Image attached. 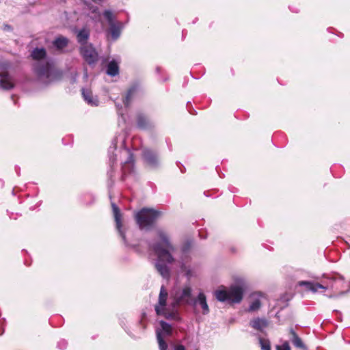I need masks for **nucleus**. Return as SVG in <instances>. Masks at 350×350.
Here are the masks:
<instances>
[{
  "label": "nucleus",
  "instance_id": "1",
  "mask_svg": "<svg viewBox=\"0 0 350 350\" xmlns=\"http://www.w3.org/2000/svg\"><path fill=\"white\" fill-rule=\"evenodd\" d=\"M157 235V240L150 242L148 245L157 256L154 267L162 278L167 280L170 278V265L174 264L176 261L188 280L193 277V269L189 263L190 260H185L184 258L182 260H176L174 256L176 247L173 244L169 234L162 229H158Z\"/></svg>",
  "mask_w": 350,
  "mask_h": 350
},
{
  "label": "nucleus",
  "instance_id": "2",
  "mask_svg": "<svg viewBox=\"0 0 350 350\" xmlns=\"http://www.w3.org/2000/svg\"><path fill=\"white\" fill-rule=\"evenodd\" d=\"M46 51L44 48L36 47L31 53V57L36 62L33 65V70L37 80L44 85H48L58 77V73L53 66V64L46 59Z\"/></svg>",
  "mask_w": 350,
  "mask_h": 350
},
{
  "label": "nucleus",
  "instance_id": "3",
  "mask_svg": "<svg viewBox=\"0 0 350 350\" xmlns=\"http://www.w3.org/2000/svg\"><path fill=\"white\" fill-rule=\"evenodd\" d=\"M168 293L164 286H161L158 298V302L154 306V310L158 316L164 317L168 320L180 321L181 318L176 310L170 311L167 307Z\"/></svg>",
  "mask_w": 350,
  "mask_h": 350
},
{
  "label": "nucleus",
  "instance_id": "4",
  "mask_svg": "<svg viewBox=\"0 0 350 350\" xmlns=\"http://www.w3.org/2000/svg\"><path fill=\"white\" fill-rule=\"evenodd\" d=\"M161 215L162 213L159 211L143 208L136 213L135 220L140 229L148 230Z\"/></svg>",
  "mask_w": 350,
  "mask_h": 350
},
{
  "label": "nucleus",
  "instance_id": "5",
  "mask_svg": "<svg viewBox=\"0 0 350 350\" xmlns=\"http://www.w3.org/2000/svg\"><path fill=\"white\" fill-rule=\"evenodd\" d=\"M103 16L108 23L109 28L106 31L107 39L109 41H116L121 36L124 25V23L118 21L113 12L111 10H105Z\"/></svg>",
  "mask_w": 350,
  "mask_h": 350
},
{
  "label": "nucleus",
  "instance_id": "6",
  "mask_svg": "<svg viewBox=\"0 0 350 350\" xmlns=\"http://www.w3.org/2000/svg\"><path fill=\"white\" fill-rule=\"evenodd\" d=\"M216 299L221 302L228 301L238 304L241 301L243 296V288L237 285L230 286L228 291L217 290L215 292Z\"/></svg>",
  "mask_w": 350,
  "mask_h": 350
},
{
  "label": "nucleus",
  "instance_id": "7",
  "mask_svg": "<svg viewBox=\"0 0 350 350\" xmlns=\"http://www.w3.org/2000/svg\"><path fill=\"white\" fill-rule=\"evenodd\" d=\"M342 282V280L340 278H333L329 279V282L326 284H321L319 283L310 282V281H300L299 282V286H304L307 291L312 293H316L319 289L327 290V289H338L340 284Z\"/></svg>",
  "mask_w": 350,
  "mask_h": 350
},
{
  "label": "nucleus",
  "instance_id": "8",
  "mask_svg": "<svg viewBox=\"0 0 350 350\" xmlns=\"http://www.w3.org/2000/svg\"><path fill=\"white\" fill-rule=\"evenodd\" d=\"M159 325L161 327L156 330L159 349V350H167L168 345L165 340V338L172 335V327L170 323L163 320L159 321Z\"/></svg>",
  "mask_w": 350,
  "mask_h": 350
},
{
  "label": "nucleus",
  "instance_id": "9",
  "mask_svg": "<svg viewBox=\"0 0 350 350\" xmlns=\"http://www.w3.org/2000/svg\"><path fill=\"white\" fill-rule=\"evenodd\" d=\"M193 300L191 299V288L189 286H185L181 291L177 292L172 303L174 308L180 305H192Z\"/></svg>",
  "mask_w": 350,
  "mask_h": 350
},
{
  "label": "nucleus",
  "instance_id": "10",
  "mask_svg": "<svg viewBox=\"0 0 350 350\" xmlns=\"http://www.w3.org/2000/svg\"><path fill=\"white\" fill-rule=\"evenodd\" d=\"M80 54L89 65L94 64L98 60V53L92 44L80 46Z\"/></svg>",
  "mask_w": 350,
  "mask_h": 350
},
{
  "label": "nucleus",
  "instance_id": "11",
  "mask_svg": "<svg viewBox=\"0 0 350 350\" xmlns=\"http://www.w3.org/2000/svg\"><path fill=\"white\" fill-rule=\"evenodd\" d=\"M120 157H126V159L122 165V176H126L131 174L134 170V157L133 154L129 148H123L120 150Z\"/></svg>",
  "mask_w": 350,
  "mask_h": 350
},
{
  "label": "nucleus",
  "instance_id": "12",
  "mask_svg": "<svg viewBox=\"0 0 350 350\" xmlns=\"http://www.w3.org/2000/svg\"><path fill=\"white\" fill-rule=\"evenodd\" d=\"M142 157L146 164L151 169H157L160 166V161L155 152L145 149L143 150Z\"/></svg>",
  "mask_w": 350,
  "mask_h": 350
},
{
  "label": "nucleus",
  "instance_id": "13",
  "mask_svg": "<svg viewBox=\"0 0 350 350\" xmlns=\"http://www.w3.org/2000/svg\"><path fill=\"white\" fill-rule=\"evenodd\" d=\"M118 139V136H116L112 139L111 144L110 147L109 148V150H108L110 170L108 171L107 174H108V176L109 177V178H111L113 176V165L118 160V159H117L118 155L116 154H114V151L117 148Z\"/></svg>",
  "mask_w": 350,
  "mask_h": 350
},
{
  "label": "nucleus",
  "instance_id": "14",
  "mask_svg": "<svg viewBox=\"0 0 350 350\" xmlns=\"http://www.w3.org/2000/svg\"><path fill=\"white\" fill-rule=\"evenodd\" d=\"M112 210L113 213V216L116 221V228L120 234V236L122 237V241L126 244V239L125 236V232L122 228V221H121V213L119 208L115 203H111Z\"/></svg>",
  "mask_w": 350,
  "mask_h": 350
},
{
  "label": "nucleus",
  "instance_id": "15",
  "mask_svg": "<svg viewBox=\"0 0 350 350\" xmlns=\"http://www.w3.org/2000/svg\"><path fill=\"white\" fill-rule=\"evenodd\" d=\"M75 33L77 36V40L80 46H84L85 44H88V40L90 36V31L86 27H83L81 29H76Z\"/></svg>",
  "mask_w": 350,
  "mask_h": 350
},
{
  "label": "nucleus",
  "instance_id": "16",
  "mask_svg": "<svg viewBox=\"0 0 350 350\" xmlns=\"http://www.w3.org/2000/svg\"><path fill=\"white\" fill-rule=\"evenodd\" d=\"M137 126L140 129H149L154 127V123L146 116L139 113L137 116Z\"/></svg>",
  "mask_w": 350,
  "mask_h": 350
},
{
  "label": "nucleus",
  "instance_id": "17",
  "mask_svg": "<svg viewBox=\"0 0 350 350\" xmlns=\"http://www.w3.org/2000/svg\"><path fill=\"white\" fill-rule=\"evenodd\" d=\"M289 333L291 334L290 340L296 348L301 350H308L306 345L293 328L289 329Z\"/></svg>",
  "mask_w": 350,
  "mask_h": 350
},
{
  "label": "nucleus",
  "instance_id": "18",
  "mask_svg": "<svg viewBox=\"0 0 350 350\" xmlns=\"http://www.w3.org/2000/svg\"><path fill=\"white\" fill-rule=\"evenodd\" d=\"M269 322L265 318H255L250 321V325L254 329L260 331L261 332H264V329L268 326Z\"/></svg>",
  "mask_w": 350,
  "mask_h": 350
},
{
  "label": "nucleus",
  "instance_id": "19",
  "mask_svg": "<svg viewBox=\"0 0 350 350\" xmlns=\"http://www.w3.org/2000/svg\"><path fill=\"white\" fill-rule=\"evenodd\" d=\"M0 87L3 90H10L14 87L12 78L7 72L0 74Z\"/></svg>",
  "mask_w": 350,
  "mask_h": 350
},
{
  "label": "nucleus",
  "instance_id": "20",
  "mask_svg": "<svg viewBox=\"0 0 350 350\" xmlns=\"http://www.w3.org/2000/svg\"><path fill=\"white\" fill-rule=\"evenodd\" d=\"M197 303H198L200 305L202 309V313L204 314H207L209 312V308L206 302V298L203 293L200 292L198 294L197 299H193L192 305H196Z\"/></svg>",
  "mask_w": 350,
  "mask_h": 350
},
{
  "label": "nucleus",
  "instance_id": "21",
  "mask_svg": "<svg viewBox=\"0 0 350 350\" xmlns=\"http://www.w3.org/2000/svg\"><path fill=\"white\" fill-rule=\"evenodd\" d=\"M82 96L84 100L92 106H97L98 105V100L96 97L92 95V92L88 89L83 88L81 90Z\"/></svg>",
  "mask_w": 350,
  "mask_h": 350
},
{
  "label": "nucleus",
  "instance_id": "22",
  "mask_svg": "<svg viewBox=\"0 0 350 350\" xmlns=\"http://www.w3.org/2000/svg\"><path fill=\"white\" fill-rule=\"evenodd\" d=\"M68 39L62 36H57L52 42L53 46L58 51H61L66 48L68 46Z\"/></svg>",
  "mask_w": 350,
  "mask_h": 350
},
{
  "label": "nucleus",
  "instance_id": "23",
  "mask_svg": "<svg viewBox=\"0 0 350 350\" xmlns=\"http://www.w3.org/2000/svg\"><path fill=\"white\" fill-rule=\"evenodd\" d=\"M107 74L111 77H115L119 74V66L116 62L112 60L107 66Z\"/></svg>",
  "mask_w": 350,
  "mask_h": 350
},
{
  "label": "nucleus",
  "instance_id": "24",
  "mask_svg": "<svg viewBox=\"0 0 350 350\" xmlns=\"http://www.w3.org/2000/svg\"><path fill=\"white\" fill-rule=\"evenodd\" d=\"M136 89L137 88L135 86H133L129 89V90L124 98V100H123V103L126 107H128L129 106L131 98H132L133 94L135 92Z\"/></svg>",
  "mask_w": 350,
  "mask_h": 350
},
{
  "label": "nucleus",
  "instance_id": "25",
  "mask_svg": "<svg viewBox=\"0 0 350 350\" xmlns=\"http://www.w3.org/2000/svg\"><path fill=\"white\" fill-rule=\"evenodd\" d=\"M190 248V245L189 243H187L182 246L181 247V254L178 260H182V258H185V260H190V256H189V250Z\"/></svg>",
  "mask_w": 350,
  "mask_h": 350
},
{
  "label": "nucleus",
  "instance_id": "26",
  "mask_svg": "<svg viewBox=\"0 0 350 350\" xmlns=\"http://www.w3.org/2000/svg\"><path fill=\"white\" fill-rule=\"evenodd\" d=\"M261 306V302L259 299H255L253 300L248 308V312H254L258 310Z\"/></svg>",
  "mask_w": 350,
  "mask_h": 350
},
{
  "label": "nucleus",
  "instance_id": "27",
  "mask_svg": "<svg viewBox=\"0 0 350 350\" xmlns=\"http://www.w3.org/2000/svg\"><path fill=\"white\" fill-rule=\"evenodd\" d=\"M258 339L262 350H271V344L268 339H264L261 337H259Z\"/></svg>",
  "mask_w": 350,
  "mask_h": 350
},
{
  "label": "nucleus",
  "instance_id": "28",
  "mask_svg": "<svg viewBox=\"0 0 350 350\" xmlns=\"http://www.w3.org/2000/svg\"><path fill=\"white\" fill-rule=\"evenodd\" d=\"M276 350H291V347L288 342L285 341L282 343V345H277Z\"/></svg>",
  "mask_w": 350,
  "mask_h": 350
},
{
  "label": "nucleus",
  "instance_id": "29",
  "mask_svg": "<svg viewBox=\"0 0 350 350\" xmlns=\"http://www.w3.org/2000/svg\"><path fill=\"white\" fill-rule=\"evenodd\" d=\"M170 350H186L185 347L181 344L173 345L171 349Z\"/></svg>",
  "mask_w": 350,
  "mask_h": 350
},
{
  "label": "nucleus",
  "instance_id": "30",
  "mask_svg": "<svg viewBox=\"0 0 350 350\" xmlns=\"http://www.w3.org/2000/svg\"><path fill=\"white\" fill-rule=\"evenodd\" d=\"M10 66V64L8 62H0V69L1 70H7Z\"/></svg>",
  "mask_w": 350,
  "mask_h": 350
},
{
  "label": "nucleus",
  "instance_id": "31",
  "mask_svg": "<svg viewBox=\"0 0 350 350\" xmlns=\"http://www.w3.org/2000/svg\"><path fill=\"white\" fill-rule=\"evenodd\" d=\"M66 345H67V342L63 340L58 342L57 346L60 349H64V348H66Z\"/></svg>",
  "mask_w": 350,
  "mask_h": 350
},
{
  "label": "nucleus",
  "instance_id": "32",
  "mask_svg": "<svg viewBox=\"0 0 350 350\" xmlns=\"http://www.w3.org/2000/svg\"><path fill=\"white\" fill-rule=\"evenodd\" d=\"M93 13H98V8L97 7H95L92 10Z\"/></svg>",
  "mask_w": 350,
  "mask_h": 350
},
{
  "label": "nucleus",
  "instance_id": "33",
  "mask_svg": "<svg viewBox=\"0 0 350 350\" xmlns=\"http://www.w3.org/2000/svg\"><path fill=\"white\" fill-rule=\"evenodd\" d=\"M92 1L95 3H100V2L103 1V0H92Z\"/></svg>",
  "mask_w": 350,
  "mask_h": 350
},
{
  "label": "nucleus",
  "instance_id": "34",
  "mask_svg": "<svg viewBox=\"0 0 350 350\" xmlns=\"http://www.w3.org/2000/svg\"><path fill=\"white\" fill-rule=\"evenodd\" d=\"M4 28H5V29H10V26L6 25H5Z\"/></svg>",
  "mask_w": 350,
  "mask_h": 350
},
{
  "label": "nucleus",
  "instance_id": "35",
  "mask_svg": "<svg viewBox=\"0 0 350 350\" xmlns=\"http://www.w3.org/2000/svg\"><path fill=\"white\" fill-rule=\"evenodd\" d=\"M345 293V292H341L340 294V295H344Z\"/></svg>",
  "mask_w": 350,
  "mask_h": 350
},
{
  "label": "nucleus",
  "instance_id": "36",
  "mask_svg": "<svg viewBox=\"0 0 350 350\" xmlns=\"http://www.w3.org/2000/svg\"><path fill=\"white\" fill-rule=\"evenodd\" d=\"M85 3H87V1L85 0H82Z\"/></svg>",
  "mask_w": 350,
  "mask_h": 350
}]
</instances>
